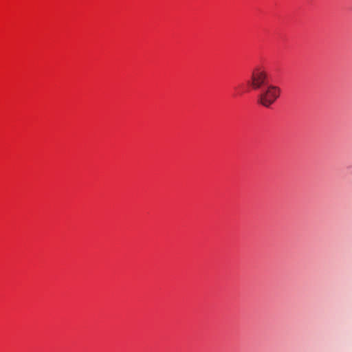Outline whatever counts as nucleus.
Masks as SVG:
<instances>
[{
  "instance_id": "obj_2",
  "label": "nucleus",
  "mask_w": 352,
  "mask_h": 352,
  "mask_svg": "<svg viewBox=\"0 0 352 352\" xmlns=\"http://www.w3.org/2000/svg\"><path fill=\"white\" fill-rule=\"evenodd\" d=\"M267 73L261 66H256L251 73V78L248 83L253 89L257 90L266 85Z\"/></svg>"
},
{
  "instance_id": "obj_1",
  "label": "nucleus",
  "mask_w": 352,
  "mask_h": 352,
  "mask_svg": "<svg viewBox=\"0 0 352 352\" xmlns=\"http://www.w3.org/2000/svg\"><path fill=\"white\" fill-rule=\"evenodd\" d=\"M260 89L257 102L265 107H270L280 96V89L276 86L267 85Z\"/></svg>"
}]
</instances>
